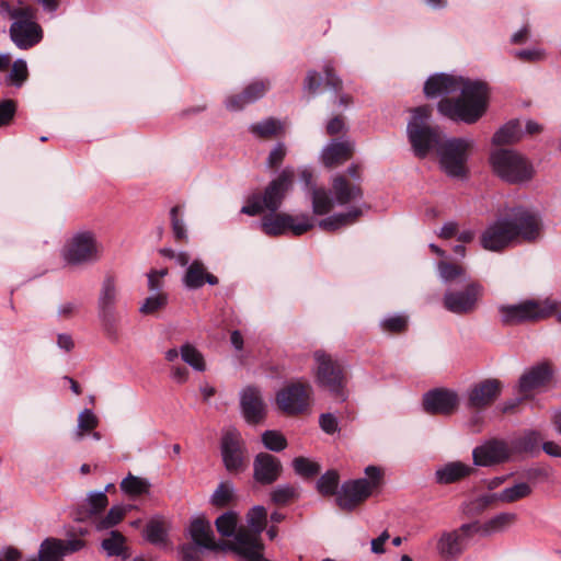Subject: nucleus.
Returning <instances> with one entry per match:
<instances>
[{"label":"nucleus","mask_w":561,"mask_h":561,"mask_svg":"<svg viewBox=\"0 0 561 561\" xmlns=\"http://www.w3.org/2000/svg\"><path fill=\"white\" fill-rule=\"evenodd\" d=\"M319 424L327 434H334L339 431L337 419L332 413H322L319 417Z\"/></svg>","instance_id":"57"},{"label":"nucleus","mask_w":561,"mask_h":561,"mask_svg":"<svg viewBox=\"0 0 561 561\" xmlns=\"http://www.w3.org/2000/svg\"><path fill=\"white\" fill-rule=\"evenodd\" d=\"M222 462L230 473L245 470L248 463V449L241 434L236 428L224 432L220 442Z\"/></svg>","instance_id":"13"},{"label":"nucleus","mask_w":561,"mask_h":561,"mask_svg":"<svg viewBox=\"0 0 561 561\" xmlns=\"http://www.w3.org/2000/svg\"><path fill=\"white\" fill-rule=\"evenodd\" d=\"M523 136L520 123L517 119L510 121L503 125L492 138L494 145H510L517 142Z\"/></svg>","instance_id":"36"},{"label":"nucleus","mask_w":561,"mask_h":561,"mask_svg":"<svg viewBox=\"0 0 561 561\" xmlns=\"http://www.w3.org/2000/svg\"><path fill=\"white\" fill-rule=\"evenodd\" d=\"M27 78H28V69H27L26 61L23 59L15 60L11 67L9 75H8V79L10 80V82L13 85L20 88L27 80Z\"/></svg>","instance_id":"52"},{"label":"nucleus","mask_w":561,"mask_h":561,"mask_svg":"<svg viewBox=\"0 0 561 561\" xmlns=\"http://www.w3.org/2000/svg\"><path fill=\"white\" fill-rule=\"evenodd\" d=\"M151 483L148 479L128 473L121 482V490L129 496H140L149 494Z\"/></svg>","instance_id":"37"},{"label":"nucleus","mask_w":561,"mask_h":561,"mask_svg":"<svg viewBox=\"0 0 561 561\" xmlns=\"http://www.w3.org/2000/svg\"><path fill=\"white\" fill-rule=\"evenodd\" d=\"M262 443L266 449L276 453L282 451L287 446L285 436L277 431H265L262 434Z\"/></svg>","instance_id":"51"},{"label":"nucleus","mask_w":561,"mask_h":561,"mask_svg":"<svg viewBox=\"0 0 561 561\" xmlns=\"http://www.w3.org/2000/svg\"><path fill=\"white\" fill-rule=\"evenodd\" d=\"M503 383L499 379L488 378L472 385L467 390V408L481 411L491 405L501 394Z\"/></svg>","instance_id":"19"},{"label":"nucleus","mask_w":561,"mask_h":561,"mask_svg":"<svg viewBox=\"0 0 561 561\" xmlns=\"http://www.w3.org/2000/svg\"><path fill=\"white\" fill-rule=\"evenodd\" d=\"M35 18H20L10 26V37L20 49H28L37 45L43 38V30Z\"/></svg>","instance_id":"21"},{"label":"nucleus","mask_w":561,"mask_h":561,"mask_svg":"<svg viewBox=\"0 0 561 561\" xmlns=\"http://www.w3.org/2000/svg\"><path fill=\"white\" fill-rule=\"evenodd\" d=\"M283 466L278 458L267 453H260L253 461V478L261 484H272L280 476Z\"/></svg>","instance_id":"24"},{"label":"nucleus","mask_w":561,"mask_h":561,"mask_svg":"<svg viewBox=\"0 0 561 561\" xmlns=\"http://www.w3.org/2000/svg\"><path fill=\"white\" fill-rule=\"evenodd\" d=\"M339 481L337 471L329 470L317 481V490L324 496L333 495L336 493Z\"/></svg>","instance_id":"45"},{"label":"nucleus","mask_w":561,"mask_h":561,"mask_svg":"<svg viewBox=\"0 0 561 561\" xmlns=\"http://www.w3.org/2000/svg\"><path fill=\"white\" fill-rule=\"evenodd\" d=\"M35 12L33 7L23 5L21 1H19V7L13 8L7 0H0V14L14 21L20 18H35Z\"/></svg>","instance_id":"43"},{"label":"nucleus","mask_w":561,"mask_h":561,"mask_svg":"<svg viewBox=\"0 0 561 561\" xmlns=\"http://www.w3.org/2000/svg\"><path fill=\"white\" fill-rule=\"evenodd\" d=\"M100 252L95 236L90 231H82L69 241L64 259L70 265L90 264L99 260Z\"/></svg>","instance_id":"15"},{"label":"nucleus","mask_w":561,"mask_h":561,"mask_svg":"<svg viewBox=\"0 0 561 561\" xmlns=\"http://www.w3.org/2000/svg\"><path fill=\"white\" fill-rule=\"evenodd\" d=\"M389 538V533L383 530L377 538L373 539L370 542L371 552L376 554L385 553V543Z\"/></svg>","instance_id":"64"},{"label":"nucleus","mask_w":561,"mask_h":561,"mask_svg":"<svg viewBox=\"0 0 561 561\" xmlns=\"http://www.w3.org/2000/svg\"><path fill=\"white\" fill-rule=\"evenodd\" d=\"M516 518L517 515L515 513H500L483 524L476 520L471 522V525L477 527V535L486 537L505 530L515 523Z\"/></svg>","instance_id":"32"},{"label":"nucleus","mask_w":561,"mask_h":561,"mask_svg":"<svg viewBox=\"0 0 561 561\" xmlns=\"http://www.w3.org/2000/svg\"><path fill=\"white\" fill-rule=\"evenodd\" d=\"M515 57L524 61H537L543 57V53L540 49H522L515 51Z\"/></svg>","instance_id":"63"},{"label":"nucleus","mask_w":561,"mask_h":561,"mask_svg":"<svg viewBox=\"0 0 561 561\" xmlns=\"http://www.w3.org/2000/svg\"><path fill=\"white\" fill-rule=\"evenodd\" d=\"M472 470V467L461 461H451L436 469L435 481L438 484H451L468 477Z\"/></svg>","instance_id":"31"},{"label":"nucleus","mask_w":561,"mask_h":561,"mask_svg":"<svg viewBox=\"0 0 561 561\" xmlns=\"http://www.w3.org/2000/svg\"><path fill=\"white\" fill-rule=\"evenodd\" d=\"M188 535L195 546L199 550L208 551H231L236 554V548L241 543V538L238 542L232 540L217 542L211 524L205 517L194 518L188 526ZM242 537V535L240 536Z\"/></svg>","instance_id":"16"},{"label":"nucleus","mask_w":561,"mask_h":561,"mask_svg":"<svg viewBox=\"0 0 561 561\" xmlns=\"http://www.w3.org/2000/svg\"><path fill=\"white\" fill-rule=\"evenodd\" d=\"M542 437L537 431H527L523 435L511 440L510 446L513 454H529L531 456L540 453L539 444Z\"/></svg>","instance_id":"33"},{"label":"nucleus","mask_w":561,"mask_h":561,"mask_svg":"<svg viewBox=\"0 0 561 561\" xmlns=\"http://www.w3.org/2000/svg\"><path fill=\"white\" fill-rule=\"evenodd\" d=\"M325 75V84L327 87L333 89L335 92L342 90V80L335 75L334 69L331 64H327L323 68Z\"/></svg>","instance_id":"58"},{"label":"nucleus","mask_w":561,"mask_h":561,"mask_svg":"<svg viewBox=\"0 0 561 561\" xmlns=\"http://www.w3.org/2000/svg\"><path fill=\"white\" fill-rule=\"evenodd\" d=\"M198 547L194 543H184L179 548V552L184 561L198 560Z\"/></svg>","instance_id":"62"},{"label":"nucleus","mask_w":561,"mask_h":561,"mask_svg":"<svg viewBox=\"0 0 561 561\" xmlns=\"http://www.w3.org/2000/svg\"><path fill=\"white\" fill-rule=\"evenodd\" d=\"M296 496V490L290 484H282L275 488L271 493V499L275 504L284 505Z\"/></svg>","instance_id":"55"},{"label":"nucleus","mask_w":561,"mask_h":561,"mask_svg":"<svg viewBox=\"0 0 561 561\" xmlns=\"http://www.w3.org/2000/svg\"><path fill=\"white\" fill-rule=\"evenodd\" d=\"M184 286L188 289H198L206 283L214 286L218 284L217 276L209 273L199 260H194L186 268L182 278Z\"/></svg>","instance_id":"27"},{"label":"nucleus","mask_w":561,"mask_h":561,"mask_svg":"<svg viewBox=\"0 0 561 561\" xmlns=\"http://www.w3.org/2000/svg\"><path fill=\"white\" fill-rule=\"evenodd\" d=\"M118 298L119 287L115 277L112 275L105 276L98 297V316L106 335L113 341L118 337L116 314Z\"/></svg>","instance_id":"11"},{"label":"nucleus","mask_w":561,"mask_h":561,"mask_svg":"<svg viewBox=\"0 0 561 561\" xmlns=\"http://www.w3.org/2000/svg\"><path fill=\"white\" fill-rule=\"evenodd\" d=\"M101 548L107 557L127 559L130 556L126 546V537L118 530H111L108 536L102 540Z\"/></svg>","instance_id":"35"},{"label":"nucleus","mask_w":561,"mask_h":561,"mask_svg":"<svg viewBox=\"0 0 561 561\" xmlns=\"http://www.w3.org/2000/svg\"><path fill=\"white\" fill-rule=\"evenodd\" d=\"M510 226L516 243L537 241L543 228L540 213L528 206L518 205L503 215Z\"/></svg>","instance_id":"9"},{"label":"nucleus","mask_w":561,"mask_h":561,"mask_svg":"<svg viewBox=\"0 0 561 561\" xmlns=\"http://www.w3.org/2000/svg\"><path fill=\"white\" fill-rule=\"evenodd\" d=\"M474 535H477V527L471 523L462 524L454 530L443 531L436 545L438 554L446 561L458 560Z\"/></svg>","instance_id":"14"},{"label":"nucleus","mask_w":561,"mask_h":561,"mask_svg":"<svg viewBox=\"0 0 561 561\" xmlns=\"http://www.w3.org/2000/svg\"><path fill=\"white\" fill-rule=\"evenodd\" d=\"M108 504L105 491H92L87 495L85 501L78 506L75 519L78 522L93 520L102 513Z\"/></svg>","instance_id":"26"},{"label":"nucleus","mask_w":561,"mask_h":561,"mask_svg":"<svg viewBox=\"0 0 561 561\" xmlns=\"http://www.w3.org/2000/svg\"><path fill=\"white\" fill-rule=\"evenodd\" d=\"M126 515V508L123 505L112 506L103 517L93 518L92 524L96 531L112 529L118 525Z\"/></svg>","instance_id":"38"},{"label":"nucleus","mask_w":561,"mask_h":561,"mask_svg":"<svg viewBox=\"0 0 561 561\" xmlns=\"http://www.w3.org/2000/svg\"><path fill=\"white\" fill-rule=\"evenodd\" d=\"M353 150L354 146L351 141L332 140L322 149V163L327 168L340 165L352 157Z\"/></svg>","instance_id":"29"},{"label":"nucleus","mask_w":561,"mask_h":561,"mask_svg":"<svg viewBox=\"0 0 561 561\" xmlns=\"http://www.w3.org/2000/svg\"><path fill=\"white\" fill-rule=\"evenodd\" d=\"M438 273L445 283L451 282L458 277L463 282L467 280L466 272L461 266L445 261L438 263Z\"/></svg>","instance_id":"50"},{"label":"nucleus","mask_w":561,"mask_h":561,"mask_svg":"<svg viewBox=\"0 0 561 561\" xmlns=\"http://www.w3.org/2000/svg\"><path fill=\"white\" fill-rule=\"evenodd\" d=\"M316 382L340 402L347 399V378L343 366L324 351L313 353Z\"/></svg>","instance_id":"6"},{"label":"nucleus","mask_w":561,"mask_h":561,"mask_svg":"<svg viewBox=\"0 0 561 561\" xmlns=\"http://www.w3.org/2000/svg\"><path fill=\"white\" fill-rule=\"evenodd\" d=\"M493 172L510 184H520L534 178L533 164L520 153L512 149H495L490 154Z\"/></svg>","instance_id":"5"},{"label":"nucleus","mask_w":561,"mask_h":561,"mask_svg":"<svg viewBox=\"0 0 561 561\" xmlns=\"http://www.w3.org/2000/svg\"><path fill=\"white\" fill-rule=\"evenodd\" d=\"M242 414L248 423L256 424L265 415V404L259 389L247 387L240 393Z\"/></svg>","instance_id":"25"},{"label":"nucleus","mask_w":561,"mask_h":561,"mask_svg":"<svg viewBox=\"0 0 561 561\" xmlns=\"http://www.w3.org/2000/svg\"><path fill=\"white\" fill-rule=\"evenodd\" d=\"M473 146L474 141L469 138H444L436 151L442 170L450 178H466Z\"/></svg>","instance_id":"8"},{"label":"nucleus","mask_w":561,"mask_h":561,"mask_svg":"<svg viewBox=\"0 0 561 561\" xmlns=\"http://www.w3.org/2000/svg\"><path fill=\"white\" fill-rule=\"evenodd\" d=\"M167 304L168 295L165 293H157L156 295L149 296L145 299L139 311L144 314H152L163 309Z\"/></svg>","instance_id":"49"},{"label":"nucleus","mask_w":561,"mask_h":561,"mask_svg":"<svg viewBox=\"0 0 561 561\" xmlns=\"http://www.w3.org/2000/svg\"><path fill=\"white\" fill-rule=\"evenodd\" d=\"M366 478L347 481L336 493V503L344 511H353L358 504L369 497L374 489L378 488L382 478L380 468L368 466L365 469Z\"/></svg>","instance_id":"10"},{"label":"nucleus","mask_w":561,"mask_h":561,"mask_svg":"<svg viewBox=\"0 0 561 561\" xmlns=\"http://www.w3.org/2000/svg\"><path fill=\"white\" fill-rule=\"evenodd\" d=\"M249 528L240 527L234 536L233 542L241 543L236 548V556L244 561H265L262 533L266 527L267 512L261 505L253 506L247 514Z\"/></svg>","instance_id":"3"},{"label":"nucleus","mask_w":561,"mask_h":561,"mask_svg":"<svg viewBox=\"0 0 561 561\" xmlns=\"http://www.w3.org/2000/svg\"><path fill=\"white\" fill-rule=\"evenodd\" d=\"M531 493V486L527 482H518L513 486L505 488L501 492L486 494L480 497L484 506L490 505L494 501L503 503H513L527 497Z\"/></svg>","instance_id":"30"},{"label":"nucleus","mask_w":561,"mask_h":561,"mask_svg":"<svg viewBox=\"0 0 561 561\" xmlns=\"http://www.w3.org/2000/svg\"><path fill=\"white\" fill-rule=\"evenodd\" d=\"M286 156V147L284 144L278 142L270 152L267 158V164L271 168L277 167L282 163Z\"/></svg>","instance_id":"60"},{"label":"nucleus","mask_w":561,"mask_h":561,"mask_svg":"<svg viewBox=\"0 0 561 561\" xmlns=\"http://www.w3.org/2000/svg\"><path fill=\"white\" fill-rule=\"evenodd\" d=\"M512 456L510 444L492 439L478 446L472 451V458L476 466H492L504 462Z\"/></svg>","instance_id":"22"},{"label":"nucleus","mask_w":561,"mask_h":561,"mask_svg":"<svg viewBox=\"0 0 561 561\" xmlns=\"http://www.w3.org/2000/svg\"><path fill=\"white\" fill-rule=\"evenodd\" d=\"M483 294V287L477 283H468L460 291L447 290L444 295V307L455 314H467L477 308L478 300Z\"/></svg>","instance_id":"18"},{"label":"nucleus","mask_w":561,"mask_h":561,"mask_svg":"<svg viewBox=\"0 0 561 561\" xmlns=\"http://www.w3.org/2000/svg\"><path fill=\"white\" fill-rule=\"evenodd\" d=\"M556 300L526 299L519 304L502 305L499 307L501 321L505 325L535 322L550 317L558 308Z\"/></svg>","instance_id":"7"},{"label":"nucleus","mask_w":561,"mask_h":561,"mask_svg":"<svg viewBox=\"0 0 561 561\" xmlns=\"http://www.w3.org/2000/svg\"><path fill=\"white\" fill-rule=\"evenodd\" d=\"M460 91L456 99H443L438 102V111L444 116L466 124L479 121L488 106V85L479 80L456 78L439 73L430 77L424 84L427 98L451 94Z\"/></svg>","instance_id":"2"},{"label":"nucleus","mask_w":561,"mask_h":561,"mask_svg":"<svg viewBox=\"0 0 561 561\" xmlns=\"http://www.w3.org/2000/svg\"><path fill=\"white\" fill-rule=\"evenodd\" d=\"M293 467L297 474L304 478H312L320 472L319 463L305 457H297L293 460Z\"/></svg>","instance_id":"48"},{"label":"nucleus","mask_w":561,"mask_h":561,"mask_svg":"<svg viewBox=\"0 0 561 561\" xmlns=\"http://www.w3.org/2000/svg\"><path fill=\"white\" fill-rule=\"evenodd\" d=\"M459 403L455 391L447 389H435L423 397L424 410L431 414H451Z\"/></svg>","instance_id":"23"},{"label":"nucleus","mask_w":561,"mask_h":561,"mask_svg":"<svg viewBox=\"0 0 561 561\" xmlns=\"http://www.w3.org/2000/svg\"><path fill=\"white\" fill-rule=\"evenodd\" d=\"M553 365L543 360L527 368L519 377L517 391L523 398H529L534 392H541L549 388L554 377Z\"/></svg>","instance_id":"17"},{"label":"nucleus","mask_w":561,"mask_h":561,"mask_svg":"<svg viewBox=\"0 0 561 561\" xmlns=\"http://www.w3.org/2000/svg\"><path fill=\"white\" fill-rule=\"evenodd\" d=\"M332 193L339 205L356 203L363 198V190L359 184L351 183L345 176L336 175L332 180Z\"/></svg>","instance_id":"28"},{"label":"nucleus","mask_w":561,"mask_h":561,"mask_svg":"<svg viewBox=\"0 0 561 561\" xmlns=\"http://www.w3.org/2000/svg\"><path fill=\"white\" fill-rule=\"evenodd\" d=\"M282 126L280 123L274 118H267L262 122L252 124L250 126V131L260 138H268L275 136Z\"/></svg>","instance_id":"46"},{"label":"nucleus","mask_w":561,"mask_h":561,"mask_svg":"<svg viewBox=\"0 0 561 561\" xmlns=\"http://www.w3.org/2000/svg\"><path fill=\"white\" fill-rule=\"evenodd\" d=\"M181 207L173 206L170 210L171 228L176 241L187 242L188 236L184 219L180 217Z\"/></svg>","instance_id":"47"},{"label":"nucleus","mask_w":561,"mask_h":561,"mask_svg":"<svg viewBox=\"0 0 561 561\" xmlns=\"http://www.w3.org/2000/svg\"><path fill=\"white\" fill-rule=\"evenodd\" d=\"M295 172L293 169H284L261 193H253L247 198L241 213L248 216H256L265 210L270 211L260 222L261 229L267 236H279L291 231L300 236L313 227V220L307 215L293 216L277 213L286 193L290 190Z\"/></svg>","instance_id":"1"},{"label":"nucleus","mask_w":561,"mask_h":561,"mask_svg":"<svg viewBox=\"0 0 561 561\" xmlns=\"http://www.w3.org/2000/svg\"><path fill=\"white\" fill-rule=\"evenodd\" d=\"M431 116L430 106H419L412 110V116L407 126V134L413 153L424 159L432 151L438 150L444 140L443 133L437 127L427 124Z\"/></svg>","instance_id":"4"},{"label":"nucleus","mask_w":561,"mask_h":561,"mask_svg":"<svg viewBox=\"0 0 561 561\" xmlns=\"http://www.w3.org/2000/svg\"><path fill=\"white\" fill-rule=\"evenodd\" d=\"M145 537L151 543H162L165 541L167 533L162 522L150 520L145 529Z\"/></svg>","instance_id":"53"},{"label":"nucleus","mask_w":561,"mask_h":561,"mask_svg":"<svg viewBox=\"0 0 561 561\" xmlns=\"http://www.w3.org/2000/svg\"><path fill=\"white\" fill-rule=\"evenodd\" d=\"M239 522V516L233 511H227L219 515L215 520V526L217 531L222 537H233L236 536L239 528H237Z\"/></svg>","instance_id":"39"},{"label":"nucleus","mask_w":561,"mask_h":561,"mask_svg":"<svg viewBox=\"0 0 561 561\" xmlns=\"http://www.w3.org/2000/svg\"><path fill=\"white\" fill-rule=\"evenodd\" d=\"M516 243L510 226L502 215L490 224L480 236V244L484 250L500 252Z\"/></svg>","instance_id":"20"},{"label":"nucleus","mask_w":561,"mask_h":561,"mask_svg":"<svg viewBox=\"0 0 561 561\" xmlns=\"http://www.w3.org/2000/svg\"><path fill=\"white\" fill-rule=\"evenodd\" d=\"M381 327L385 331L398 333L402 332L407 328V318L403 316H392L389 318H386L381 322Z\"/></svg>","instance_id":"56"},{"label":"nucleus","mask_w":561,"mask_h":561,"mask_svg":"<svg viewBox=\"0 0 561 561\" xmlns=\"http://www.w3.org/2000/svg\"><path fill=\"white\" fill-rule=\"evenodd\" d=\"M181 358L196 371H205L206 363L203 354L192 344L185 343L180 348Z\"/></svg>","instance_id":"40"},{"label":"nucleus","mask_w":561,"mask_h":561,"mask_svg":"<svg viewBox=\"0 0 561 561\" xmlns=\"http://www.w3.org/2000/svg\"><path fill=\"white\" fill-rule=\"evenodd\" d=\"M312 209L317 215L328 214L333 207V199L325 188L311 187Z\"/></svg>","instance_id":"41"},{"label":"nucleus","mask_w":561,"mask_h":561,"mask_svg":"<svg viewBox=\"0 0 561 561\" xmlns=\"http://www.w3.org/2000/svg\"><path fill=\"white\" fill-rule=\"evenodd\" d=\"M234 499V486L229 481H224L218 484L214 491L210 502L217 507H225Z\"/></svg>","instance_id":"42"},{"label":"nucleus","mask_w":561,"mask_h":561,"mask_svg":"<svg viewBox=\"0 0 561 561\" xmlns=\"http://www.w3.org/2000/svg\"><path fill=\"white\" fill-rule=\"evenodd\" d=\"M312 394L309 382H290L276 393V404L282 412L296 415L309 409Z\"/></svg>","instance_id":"12"},{"label":"nucleus","mask_w":561,"mask_h":561,"mask_svg":"<svg viewBox=\"0 0 561 561\" xmlns=\"http://www.w3.org/2000/svg\"><path fill=\"white\" fill-rule=\"evenodd\" d=\"M15 103L12 100H5L0 103V126L8 124L14 116Z\"/></svg>","instance_id":"59"},{"label":"nucleus","mask_w":561,"mask_h":561,"mask_svg":"<svg viewBox=\"0 0 561 561\" xmlns=\"http://www.w3.org/2000/svg\"><path fill=\"white\" fill-rule=\"evenodd\" d=\"M98 424L99 419L90 409H84L81 411L78 415V428L75 434L76 440H81L84 436V433L94 430Z\"/></svg>","instance_id":"44"},{"label":"nucleus","mask_w":561,"mask_h":561,"mask_svg":"<svg viewBox=\"0 0 561 561\" xmlns=\"http://www.w3.org/2000/svg\"><path fill=\"white\" fill-rule=\"evenodd\" d=\"M322 83V78L318 75L317 71L310 70L307 73V77L304 82V89L312 94H314Z\"/></svg>","instance_id":"61"},{"label":"nucleus","mask_w":561,"mask_h":561,"mask_svg":"<svg viewBox=\"0 0 561 561\" xmlns=\"http://www.w3.org/2000/svg\"><path fill=\"white\" fill-rule=\"evenodd\" d=\"M268 82L254 81L243 90V100L250 104L261 99L268 90Z\"/></svg>","instance_id":"54"},{"label":"nucleus","mask_w":561,"mask_h":561,"mask_svg":"<svg viewBox=\"0 0 561 561\" xmlns=\"http://www.w3.org/2000/svg\"><path fill=\"white\" fill-rule=\"evenodd\" d=\"M362 215V208L354 206L346 213L334 214L324 219H321L318 225L322 230L335 231L354 224Z\"/></svg>","instance_id":"34"}]
</instances>
